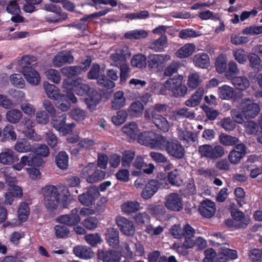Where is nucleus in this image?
Wrapping results in <instances>:
<instances>
[{
  "instance_id": "28",
  "label": "nucleus",
  "mask_w": 262,
  "mask_h": 262,
  "mask_svg": "<svg viewBox=\"0 0 262 262\" xmlns=\"http://www.w3.org/2000/svg\"><path fill=\"white\" fill-rule=\"evenodd\" d=\"M195 49V46L193 43H186L179 49L175 53V55L179 58H187L193 54Z\"/></svg>"
},
{
  "instance_id": "64",
  "label": "nucleus",
  "mask_w": 262,
  "mask_h": 262,
  "mask_svg": "<svg viewBox=\"0 0 262 262\" xmlns=\"http://www.w3.org/2000/svg\"><path fill=\"white\" fill-rule=\"evenodd\" d=\"M84 239L88 244L91 246L95 247L100 244L102 239L98 233L89 234L84 236Z\"/></svg>"
},
{
  "instance_id": "26",
  "label": "nucleus",
  "mask_w": 262,
  "mask_h": 262,
  "mask_svg": "<svg viewBox=\"0 0 262 262\" xmlns=\"http://www.w3.org/2000/svg\"><path fill=\"white\" fill-rule=\"evenodd\" d=\"M146 120L152 121L155 125L164 132H167L170 128V124L167 119L161 115H155Z\"/></svg>"
},
{
  "instance_id": "16",
  "label": "nucleus",
  "mask_w": 262,
  "mask_h": 262,
  "mask_svg": "<svg viewBox=\"0 0 262 262\" xmlns=\"http://www.w3.org/2000/svg\"><path fill=\"white\" fill-rule=\"evenodd\" d=\"M185 241L182 244L174 243L172 248L178 253L182 255H186L188 253L187 249L193 248L195 245V241L194 237L184 236Z\"/></svg>"
},
{
  "instance_id": "2",
  "label": "nucleus",
  "mask_w": 262,
  "mask_h": 262,
  "mask_svg": "<svg viewBox=\"0 0 262 262\" xmlns=\"http://www.w3.org/2000/svg\"><path fill=\"white\" fill-rule=\"evenodd\" d=\"M44 204L49 210L56 209L59 203V194L58 188L53 185H47L41 190Z\"/></svg>"
},
{
  "instance_id": "23",
  "label": "nucleus",
  "mask_w": 262,
  "mask_h": 262,
  "mask_svg": "<svg viewBox=\"0 0 262 262\" xmlns=\"http://www.w3.org/2000/svg\"><path fill=\"white\" fill-rule=\"evenodd\" d=\"M73 253L77 257L84 259H90L94 256V252L91 248L83 245L75 247Z\"/></svg>"
},
{
  "instance_id": "34",
  "label": "nucleus",
  "mask_w": 262,
  "mask_h": 262,
  "mask_svg": "<svg viewBox=\"0 0 262 262\" xmlns=\"http://www.w3.org/2000/svg\"><path fill=\"white\" fill-rule=\"evenodd\" d=\"M167 106L164 104H156L150 106L145 112V118H150L154 116L160 115L158 113H163L167 110Z\"/></svg>"
},
{
  "instance_id": "13",
  "label": "nucleus",
  "mask_w": 262,
  "mask_h": 262,
  "mask_svg": "<svg viewBox=\"0 0 262 262\" xmlns=\"http://www.w3.org/2000/svg\"><path fill=\"white\" fill-rule=\"evenodd\" d=\"M21 73L27 81L32 85H37L40 82L38 72L31 67H24Z\"/></svg>"
},
{
  "instance_id": "37",
  "label": "nucleus",
  "mask_w": 262,
  "mask_h": 262,
  "mask_svg": "<svg viewBox=\"0 0 262 262\" xmlns=\"http://www.w3.org/2000/svg\"><path fill=\"white\" fill-rule=\"evenodd\" d=\"M101 99V95L96 91H92L88 97L85 99V102L88 107L92 110L97 105Z\"/></svg>"
},
{
  "instance_id": "22",
  "label": "nucleus",
  "mask_w": 262,
  "mask_h": 262,
  "mask_svg": "<svg viewBox=\"0 0 262 262\" xmlns=\"http://www.w3.org/2000/svg\"><path fill=\"white\" fill-rule=\"evenodd\" d=\"M144 110L143 104L141 101L136 100L130 104L126 112L131 117L138 118L142 116Z\"/></svg>"
},
{
  "instance_id": "52",
  "label": "nucleus",
  "mask_w": 262,
  "mask_h": 262,
  "mask_svg": "<svg viewBox=\"0 0 262 262\" xmlns=\"http://www.w3.org/2000/svg\"><path fill=\"white\" fill-rule=\"evenodd\" d=\"M231 214L234 220L236 221L242 222V224L240 225L242 227H245L250 221L248 218L245 217L244 213L242 211L236 209H232Z\"/></svg>"
},
{
  "instance_id": "39",
  "label": "nucleus",
  "mask_w": 262,
  "mask_h": 262,
  "mask_svg": "<svg viewBox=\"0 0 262 262\" xmlns=\"http://www.w3.org/2000/svg\"><path fill=\"white\" fill-rule=\"evenodd\" d=\"M217 93L221 99L229 100L233 96L234 90L232 87L225 84L218 88Z\"/></svg>"
},
{
  "instance_id": "41",
  "label": "nucleus",
  "mask_w": 262,
  "mask_h": 262,
  "mask_svg": "<svg viewBox=\"0 0 262 262\" xmlns=\"http://www.w3.org/2000/svg\"><path fill=\"white\" fill-rule=\"evenodd\" d=\"M148 35V32L143 29H136L126 32L124 36L128 39H140L146 38Z\"/></svg>"
},
{
  "instance_id": "15",
  "label": "nucleus",
  "mask_w": 262,
  "mask_h": 262,
  "mask_svg": "<svg viewBox=\"0 0 262 262\" xmlns=\"http://www.w3.org/2000/svg\"><path fill=\"white\" fill-rule=\"evenodd\" d=\"M45 9L47 11L54 12L56 15L55 16H51L46 17L47 20L50 23H59L65 20L67 18L66 13L60 14L61 9L59 7L53 4H48L45 6Z\"/></svg>"
},
{
  "instance_id": "29",
  "label": "nucleus",
  "mask_w": 262,
  "mask_h": 262,
  "mask_svg": "<svg viewBox=\"0 0 262 262\" xmlns=\"http://www.w3.org/2000/svg\"><path fill=\"white\" fill-rule=\"evenodd\" d=\"M158 182L155 180H151L147 184L143 190L141 195L144 199L150 198L158 189Z\"/></svg>"
},
{
  "instance_id": "40",
  "label": "nucleus",
  "mask_w": 262,
  "mask_h": 262,
  "mask_svg": "<svg viewBox=\"0 0 262 262\" xmlns=\"http://www.w3.org/2000/svg\"><path fill=\"white\" fill-rule=\"evenodd\" d=\"M23 116V112L21 111L13 108L7 111L6 114V118L9 122L16 124L19 122Z\"/></svg>"
},
{
  "instance_id": "57",
  "label": "nucleus",
  "mask_w": 262,
  "mask_h": 262,
  "mask_svg": "<svg viewBox=\"0 0 262 262\" xmlns=\"http://www.w3.org/2000/svg\"><path fill=\"white\" fill-rule=\"evenodd\" d=\"M250 66L253 69L260 71L262 70V63L260 58L255 54H250L248 55Z\"/></svg>"
},
{
  "instance_id": "8",
  "label": "nucleus",
  "mask_w": 262,
  "mask_h": 262,
  "mask_svg": "<svg viewBox=\"0 0 262 262\" xmlns=\"http://www.w3.org/2000/svg\"><path fill=\"white\" fill-rule=\"evenodd\" d=\"M165 150L170 156L177 159L182 158L185 155L184 147L176 140L170 139Z\"/></svg>"
},
{
  "instance_id": "56",
  "label": "nucleus",
  "mask_w": 262,
  "mask_h": 262,
  "mask_svg": "<svg viewBox=\"0 0 262 262\" xmlns=\"http://www.w3.org/2000/svg\"><path fill=\"white\" fill-rule=\"evenodd\" d=\"M128 116L126 111L120 110L117 112L116 115L112 117V121L116 125H120L126 120Z\"/></svg>"
},
{
  "instance_id": "6",
  "label": "nucleus",
  "mask_w": 262,
  "mask_h": 262,
  "mask_svg": "<svg viewBox=\"0 0 262 262\" xmlns=\"http://www.w3.org/2000/svg\"><path fill=\"white\" fill-rule=\"evenodd\" d=\"M131 56V53L128 46L121 45L117 47L114 53L110 55V59L113 62V64L118 67L119 64L126 62V60Z\"/></svg>"
},
{
  "instance_id": "25",
  "label": "nucleus",
  "mask_w": 262,
  "mask_h": 262,
  "mask_svg": "<svg viewBox=\"0 0 262 262\" xmlns=\"http://www.w3.org/2000/svg\"><path fill=\"white\" fill-rule=\"evenodd\" d=\"M105 239L110 246L113 248L117 247L119 243L117 229L113 227L107 228L105 233Z\"/></svg>"
},
{
  "instance_id": "10",
  "label": "nucleus",
  "mask_w": 262,
  "mask_h": 262,
  "mask_svg": "<svg viewBox=\"0 0 262 262\" xmlns=\"http://www.w3.org/2000/svg\"><path fill=\"white\" fill-rule=\"evenodd\" d=\"M43 89L47 97L52 100H58L59 98L65 99V94H62L60 89L55 85L46 81L43 83Z\"/></svg>"
},
{
  "instance_id": "45",
  "label": "nucleus",
  "mask_w": 262,
  "mask_h": 262,
  "mask_svg": "<svg viewBox=\"0 0 262 262\" xmlns=\"http://www.w3.org/2000/svg\"><path fill=\"white\" fill-rule=\"evenodd\" d=\"M177 130L179 138L181 140L186 142L194 141L192 133L188 130L184 125L179 126Z\"/></svg>"
},
{
  "instance_id": "58",
  "label": "nucleus",
  "mask_w": 262,
  "mask_h": 262,
  "mask_svg": "<svg viewBox=\"0 0 262 262\" xmlns=\"http://www.w3.org/2000/svg\"><path fill=\"white\" fill-rule=\"evenodd\" d=\"M228 70L225 73V77L228 79H232L235 75L239 72L237 63L234 61H230L228 63Z\"/></svg>"
},
{
  "instance_id": "20",
  "label": "nucleus",
  "mask_w": 262,
  "mask_h": 262,
  "mask_svg": "<svg viewBox=\"0 0 262 262\" xmlns=\"http://www.w3.org/2000/svg\"><path fill=\"white\" fill-rule=\"evenodd\" d=\"M98 257L102 259L103 262H119L120 260L119 254L113 250L105 252L102 250H98Z\"/></svg>"
},
{
  "instance_id": "24",
  "label": "nucleus",
  "mask_w": 262,
  "mask_h": 262,
  "mask_svg": "<svg viewBox=\"0 0 262 262\" xmlns=\"http://www.w3.org/2000/svg\"><path fill=\"white\" fill-rule=\"evenodd\" d=\"M204 94V89L199 88L187 100L185 104L188 107H195L200 104Z\"/></svg>"
},
{
  "instance_id": "49",
  "label": "nucleus",
  "mask_w": 262,
  "mask_h": 262,
  "mask_svg": "<svg viewBox=\"0 0 262 262\" xmlns=\"http://www.w3.org/2000/svg\"><path fill=\"white\" fill-rule=\"evenodd\" d=\"M57 166L61 169H66L68 166L69 157L65 151L59 152L56 157Z\"/></svg>"
},
{
  "instance_id": "38",
  "label": "nucleus",
  "mask_w": 262,
  "mask_h": 262,
  "mask_svg": "<svg viewBox=\"0 0 262 262\" xmlns=\"http://www.w3.org/2000/svg\"><path fill=\"white\" fill-rule=\"evenodd\" d=\"M181 82H182V78L181 77L168 79L164 82L163 85L164 89H161L160 93L165 94L166 89L172 92L176 88V86L180 85Z\"/></svg>"
},
{
  "instance_id": "21",
  "label": "nucleus",
  "mask_w": 262,
  "mask_h": 262,
  "mask_svg": "<svg viewBox=\"0 0 262 262\" xmlns=\"http://www.w3.org/2000/svg\"><path fill=\"white\" fill-rule=\"evenodd\" d=\"M194 65L202 69L207 68L210 65V58L207 53L201 52L194 55L192 58Z\"/></svg>"
},
{
  "instance_id": "46",
  "label": "nucleus",
  "mask_w": 262,
  "mask_h": 262,
  "mask_svg": "<svg viewBox=\"0 0 262 262\" xmlns=\"http://www.w3.org/2000/svg\"><path fill=\"white\" fill-rule=\"evenodd\" d=\"M202 82V79L200 74L196 72H193L188 76L187 85L192 89H195Z\"/></svg>"
},
{
  "instance_id": "17",
  "label": "nucleus",
  "mask_w": 262,
  "mask_h": 262,
  "mask_svg": "<svg viewBox=\"0 0 262 262\" xmlns=\"http://www.w3.org/2000/svg\"><path fill=\"white\" fill-rule=\"evenodd\" d=\"M246 154V147L241 143L236 145L234 149L228 155V159L233 164H237Z\"/></svg>"
},
{
  "instance_id": "55",
  "label": "nucleus",
  "mask_w": 262,
  "mask_h": 262,
  "mask_svg": "<svg viewBox=\"0 0 262 262\" xmlns=\"http://www.w3.org/2000/svg\"><path fill=\"white\" fill-rule=\"evenodd\" d=\"M168 179L169 183L174 186H180L183 183L180 176V172L178 169H175L168 173Z\"/></svg>"
},
{
  "instance_id": "5",
  "label": "nucleus",
  "mask_w": 262,
  "mask_h": 262,
  "mask_svg": "<svg viewBox=\"0 0 262 262\" xmlns=\"http://www.w3.org/2000/svg\"><path fill=\"white\" fill-rule=\"evenodd\" d=\"M171 59L167 54H152L148 57V68L157 71L163 70L165 64Z\"/></svg>"
},
{
  "instance_id": "42",
  "label": "nucleus",
  "mask_w": 262,
  "mask_h": 262,
  "mask_svg": "<svg viewBox=\"0 0 262 262\" xmlns=\"http://www.w3.org/2000/svg\"><path fill=\"white\" fill-rule=\"evenodd\" d=\"M167 45V39L166 36H161L155 40L149 46L150 49L155 52H162Z\"/></svg>"
},
{
  "instance_id": "12",
  "label": "nucleus",
  "mask_w": 262,
  "mask_h": 262,
  "mask_svg": "<svg viewBox=\"0 0 262 262\" xmlns=\"http://www.w3.org/2000/svg\"><path fill=\"white\" fill-rule=\"evenodd\" d=\"M56 103V107L62 112H67L69 110L71 107V102L75 103L77 102V98L75 95L68 91L66 92L65 99L59 98Z\"/></svg>"
},
{
  "instance_id": "35",
  "label": "nucleus",
  "mask_w": 262,
  "mask_h": 262,
  "mask_svg": "<svg viewBox=\"0 0 262 262\" xmlns=\"http://www.w3.org/2000/svg\"><path fill=\"white\" fill-rule=\"evenodd\" d=\"M15 154L12 149L6 148L0 153V163L4 165H9L15 161Z\"/></svg>"
},
{
  "instance_id": "11",
  "label": "nucleus",
  "mask_w": 262,
  "mask_h": 262,
  "mask_svg": "<svg viewBox=\"0 0 262 262\" xmlns=\"http://www.w3.org/2000/svg\"><path fill=\"white\" fill-rule=\"evenodd\" d=\"M165 206L169 210L179 211L183 208L181 197L177 193H172L166 197Z\"/></svg>"
},
{
  "instance_id": "63",
  "label": "nucleus",
  "mask_w": 262,
  "mask_h": 262,
  "mask_svg": "<svg viewBox=\"0 0 262 262\" xmlns=\"http://www.w3.org/2000/svg\"><path fill=\"white\" fill-rule=\"evenodd\" d=\"M54 231L58 238H67L70 234L69 228L63 225H57L54 227Z\"/></svg>"
},
{
  "instance_id": "48",
  "label": "nucleus",
  "mask_w": 262,
  "mask_h": 262,
  "mask_svg": "<svg viewBox=\"0 0 262 262\" xmlns=\"http://www.w3.org/2000/svg\"><path fill=\"white\" fill-rule=\"evenodd\" d=\"M140 209V204L137 201H128L121 205L122 210L126 214L135 212Z\"/></svg>"
},
{
  "instance_id": "51",
  "label": "nucleus",
  "mask_w": 262,
  "mask_h": 262,
  "mask_svg": "<svg viewBox=\"0 0 262 262\" xmlns=\"http://www.w3.org/2000/svg\"><path fill=\"white\" fill-rule=\"evenodd\" d=\"M227 58L226 55L221 54L216 59L215 66L216 71L222 74L225 72L227 69Z\"/></svg>"
},
{
  "instance_id": "31",
  "label": "nucleus",
  "mask_w": 262,
  "mask_h": 262,
  "mask_svg": "<svg viewBox=\"0 0 262 262\" xmlns=\"http://www.w3.org/2000/svg\"><path fill=\"white\" fill-rule=\"evenodd\" d=\"M156 133L154 132H145L140 134L137 140L139 143L151 148Z\"/></svg>"
},
{
  "instance_id": "60",
  "label": "nucleus",
  "mask_w": 262,
  "mask_h": 262,
  "mask_svg": "<svg viewBox=\"0 0 262 262\" xmlns=\"http://www.w3.org/2000/svg\"><path fill=\"white\" fill-rule=\"evenodd\" d=\"M220 142L225 146H231L238 143V140L235 137L222 134L219 137Z\"/></svg>"
},
{
  "instance_id": "53",
  "label": "nucleus",
  "mask_w": 262,
  "mask_h": 262,
  "mask_svg": "<svg viewBox=\"0 0 262 262\" xmlns=\"http://www.w3.org/2000/svg\"><path fill=\"white\" fill-rule=\"evenodd\" d=\"M14 149L19 152H27L31 151V146L27 140L23 139L16 142Z\"/></svg>"
},
{
  "instance_id": "32",
  "label": "nucleus",
  "mask_w": 262,
  "mask_h": 262,
  "mask_svg": "<svg viewBox=\"0 0 262 262\" xmlns=\"http://www.w3.org/2000/svg\"><path fill=\"white\" fill-rule=\"evenodd\" d=\"M169 140L160 134H156L151 148L165 150Z\"/></svg>"
},
{
  "instance_id": "59",
  "label": "nucleus",
  "mask_w": 262,
  "mask_h": 262,
  "mask_svg": "<svg viewBox=\"0 0 262 262\" xmlns=\"http://www.w3.org/2000/svg\"><path fill=\"white\" fill-rule=\"evenodd\" d=\"M29 207L28 204L25 202L21 203L18 209V218L21 222L27 220L29 214Z\"/></svg>"
},
{
  "instance_id": "30",
  "label": "nucleus",
  "mask_w": 262,
  "mask_h": 262,
  "mask_svg": "<svg viewBox=\"0 0 262 262\" xmlns=\"http://www.w3.org/2000/svg\"><path fill=\"white\" fill-rule=\"evenodd\" d=\"M122 132L127 136L133 140L137 139L139 135V129L137 124L135 122H131L125 124L122 128Z\"/></svg>"
},
{
  "instance_id": "1",
  "label": "nucleus",
  "mask_w": 262,
  "mask_h": 262,
  "mask_svg": "<svg viewBox=\"0 0 262 262\" xmlns=\"http://www.w3.org/2000/svg\"><path fill=\"white\" fill-rule=\"evenodd\" d=\"M198 151L201 158L209 160H216L225 155L224 148L221 145L203 144L199 146Z\"/></svg>"
},
{
  "instance_id": "61",
  "label": "nucleus",
  "mask_w": 262,
  "mask_h": 262,
  "mask_svg": "<svg viewBox=\"0 0 262 262\" xmlns=\"http://www.w3.org/2000/svg\"><path fill=\"white\" fill-rule=\"evenodd\" d=\"M45 75L49 80L54 83L58 84L61 81L60 73L55 69H51L47 70L45 72Z\"/></svg>"
},
{
  "instance_id": "4",
  "label": "nucleus",
  "mask_w": 262,
  "mask_h": 262,
  "mask_svg": "<svg viewBox=\"0 0 262 262\" xmlns=\"http://www.w3.org/2000/svg\"><path fill=\"white\" fill-rule=\"evenodd\" d=\"M62 88L66 91L72 90L77 95L84 96L90 90V86L83 82V80L78 78L71 82L69 79L64 80L62 82Z\"/></svg>"
},
{
  "instance_id": "43",
  "label": "nucleus",
  "mask_w": 262,
  "mask_h": 262,
  "mask_svg": "<svg viewBox=\"0 0 262 262\" xmlns=\"http://www.w3.org/2000/svg\"><path fill=\"white\" fill-rule=\"evenodd\" d=\"M232 54L236 61L238 63L245 64L248 58L247 52L242 48H236L232 50Z\"/></svg>"
},
{
  "instance_id": "3",
  "label": "nucleus",
  "mask_w": 262,
  "mask_h": 262,
  "mask_svg": "<svg viewBox=\"0 0 262 262\" xmlns=\"http://www.w3.org/2000/svg\"><path fill=\"white\" fill-rule=\"evenodd\" d=\"M238 108L242 112L245 119L254 118L260 112L259 104L250 99L242 100L239 103Z\"/></svg>"
},
{
  "instance_id": "19",
  "label": "nucleus",
  "mask_w": 262,
  "mask_h": 262,
  "mask_svg": "<svg viewBox=\"0 0 262 262\" xmlns=\"http://www.w3.org/2000/svg\"><path fill=\"white\" fill-rule=\"evenodd\" d=\"M74 61V57L69 52L58 53L53 59V64L55 67H60L65 63H71Z\"/></svg>"
},
{
  "instance_id": "9",
  "label": "nucleus",
  "mask_w": 262,
  "mask_h": 262,
  "mask_svg": "<svg viewBox=\"0 0 262 262\" xmlns=\"http://www.w3.org/2000/svg\"><path fill=\"white\" fill-rule=\"evenodd\" d=\"M116 222L120 231L124 234L132 236L135 233L136 229L133 222L125 217L121 216H117Z\"/></svg>"
},
{
  "instance_id": "50",
  "label": "nucleus",
  "mask_w": 262,
  "mask_h": 262,
  "mask_svg": "<svg viewBox=\"0 0 262 262\" xmlns=\"http://www.w3.org/2000/svg\"><path fill=\"white\" fill-rule=\"evenodd\" d=\"M3 138L2 141L7 139H10L12 141H15L17 138V135L15 132L14 127L11 125H6L2 131Z\"/></svg>"
},
{
  "instance_id": "18",
  "label": "nucleus",
  "mask_w": 262,
  "mask_h": 262,
  "mask_svg": "<svg viewBox=\"0 0 262 262\" xmlns=\"http://www.w3.org/2000/svg\"><path fill=\"white\" fill-rule=\"evenodd\" d=\"M199 210L202 216L210 218L215 214L216 211L215 203L213 201L207 199L201 203Z\"/></svg>"
},
{
  "instance_id": "27",
  "label": "nucleus",
  "mask_w": 262,
  "mask_h": 262,
  "mask_svg": "<svg viewBox=\"0 0 262 262\" xmlns=\"http://www.w3.org/2000/svg\"><path fill=\"white\" fill-rule=\"evenodd\" d=\"M217 262H226L227 258L235 259L237 258V251L228 248L221 247L220 249L219 254Z\"/></svg>"
},
{
  "instance_id": "14",
  "label": "nucleus",
  "mask_w": 262,
  "mask_h": 262,
  "mask_svg": "<svg viewBox=\"0 0 262 262\" xmlns=\"http://www.w3.org/2000/svg\"><path fill=\"white\" fill-rule=\"evenodd\" d=\"M99 195L98 189L95 187L90 188L88 191L83 193L78 196L80 202L84 205H92L94 200Z\"/></svg>"
},
{
  "instance_id": "62",
  "label": "nucleus",
  "mask_w": 262,
  "mask_h": 262,
  "mask_svg": "<svg viewBox=\"0 0 262 262\" xmlns=\"http://www.w3.org/2000/svg\"><path fill=\"white\" fill-rule=\"evenodd\" d=\"M105 177V171L101 170H96L93 171L91 176L88 178V182L90 183H95L102 180Z\"/></svg>"
},
{
  "instance_id": "44",
  "label": "nucleus",
  "mask_w": 262,
  "mask_h": 262,
  "mask_svg": "<svg viewBox=\"0 0 262 262\" xmlns=\"http://www.w3.org/2000/svg\"><path fill=\"white\" fill-rule=\"evenodd\" d=\"M146 57L142 54H137L132 58L130 64L133 67L142 69L146 65Z\"/></svg>"
},
{
  "instance_id": "54",
  "label": "nucleus",
  "mask_w": 262,
  "mask_h": 262,
  "mask_svg": "<svg viewBox=\"0 0 262 262\" xmlns=\"http://www.w3.org/2000/svg\"><path fill=\"white\" fill-rule=\"evenodd\" d=\"M91 61L90 58H87L81 66H70L71 69V76L77 75L80 74L82 72L86 71L90 66Z\"/></svg>"
},
{
  "instance_id": "7",
  "label": "nucleus",
  "mask_w": 262,
  "mask_h": 262,
  "mask_svg": "<svg viewBox=\"0 0 262 262\" xmlns=\"http://www.w3.org/2000/svg\"><path fill=\"white\" fill-rule=\"evenodd\" d=\"M67 117V115L64 114L56 117L51 120L52 126L64 136L71 132L75 127V124L73 123H66Z\"/></svg>"
},
{
  "instance_id": "47",
  "label": "nucleus",
  "mask_w": 262,
  "mask_h": 262,
  "mask_svg": "<svg viewBox=\"0 0 262 262\" xmlns=\"http://www.w3.org/2000/svg\"><path fill=\"white\" fill-rule=\"evenodd\" d=\"M135 157V152L132 150H125L121 158L122 166L129 168Z\"/></svg>"
},
{
  "instance_id": "33",
  "label": "nucleus",
  "mask_w": 262,
  "mask_h": 262,
  "mask_svg": "<svg viewBox=\"0 0 262 262\" xmlns=\"http://www.w3.org/2000/svg\"><path fill=\"white\" fill-rule=\"evenodd\" d=\"M234 87L239 91H244L249 88L250 83L245 76H236L231 79Z\"/></svg>"
},
{
  "instance_id": "36",
  "label": "nucleus",
  "mask_w": 262,
  "mask_h": 262,
  "mask_svg": "<svg viewBox=\"0 0 262 262\" xmlns=\"http://www.w3.org/2000/svg\"><path fill=\"white\" fill-rule=\"evenodd\" d=\"M126 104V98L122 91H119L114 95L113 99L112 101V107L114 110L119 109Z\"/></svg>"
}]
</instances>
